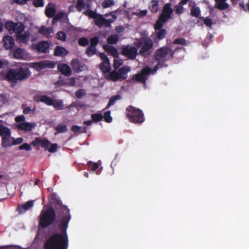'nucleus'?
Masks as SVG:
<instances>
[{"mask_svg":"<svg viewBox=\"0 0 249 249\" xmlns=\"http://www.w3.org/2000/svg\"><path fill=\"white\" fill-rule=\"evenodd\" d=\"M71 215L62 213L59 217L56 211L53 207L45 210H42L39 217V225L45 228L56 222L58 228L62 231L52 235L44 244V249H68L69 245L67 230Z\"/></svg>","mask_w":249,"mask_h":249,"instance_id":"obj_1","label":"nucleus"},{"mask_svg":"<svg viewBox=\"0 0 249 249\" xmlns=\"http://www.w3.org/2000/svg\"><path fill=\"white\" fill-rule=\"evenodd\" d=\"M141 35L142 36L134 44L137 48H140L139 54L142 56L147 57L151 53V50L154 46V42L148 36V33L147 31H143L141 33Z\"/></svg>","mask_w":249,"mask_h":249,"instance_id":"obj_2","label":"nucleus"},{"mask_svg":"<svg viewBox=\"0 0 249 249\" xmlns=\"http://www.w3.org/2000/svg\"><path fill=\"white\" fill-rule=\"evenodd\" d=\"M181 48L178 47L173 50L171 47L164 46L156 51L155 58L158 64L157 65V70L164 66V62L174 57V54L178 49Z\"/></svg>","mask_w":249,"mask_h":249,"instance_id":"obj_3","label":"nucleus"},{"mask_svg":"<svg viewBox=\"0 0 249 249\" xmlns=\"http://www.w3.org/2000/svg\"><path fill=\"white\" fill-rule=\"evenodd\" d=\"M34 101L36 102H42L47 106H52L56 110H62L64 108L63 101L60 99H53L47 95H35Z\"/></svg>","mask_w":249,"mask_h":249,"instance_id":"obj_4","label":"nucleus"},{"mask_svg":"<svg viewBox=\"0 0 249 249\" xmlns=\"http://www.w3.org/2000/svg\"><path fill=\"white\" fill-rule=\"evenodd\" d=\"M126 114L129 121L135 124H142L144 121L143 112L139 108L129 106L126 109Z\"/></svg>","mask_w":249,"mask_h":249,"instance_id":"obj_5","label":"nucleus"},{"mask_svg":"<svg viewBox=\"0 0 249 249\" xmlns=\"http://www.w3.org/2000/svg\"><path fill=\"white\" fill-rule=\"evenodd\" d=\"M50 201L53 205V209H55L58 213L59 217L61 216L62 213L68 215H71L70 210L67 206L63 204L61 200L59 199L56 194L54 193H52L50 195Z\"/></svg>","mask_w":249,"mask_h":249,"instance_id":"obj_6","label":"nucleus"},{"mask_svg":"<svg viewBox=\"0 0 249 249\" xmlns=\"http://www.w3.org/2000/svg\"><path fill=\"white\" fill-rule=\"evenodd\" d=\"M0 136L1 137V146L6 148L13 146V137H11L10 129L2 124L0 120Z\"/></svg>","mask_w":249,"mask_h":249,"instance_id":"obj_7","label":"nucleus"},{"mask_svg":"<svg viewBox=\"0 0 249 249\" xmlns=\"http://www.w3.org/2000/svg\"><path fill=\"white\" fill-rule=\"evenodd\" d=\"M137 47H134L127 45L122 47V54L126 56L129 59H134L136 57L138 53Z\"/></svg>","mask_w":249,"mask_h":249,"instance_id":"obj_8","label":"nucleus"},{"mask_svg":"<svg viewBox=\"0 0 249 249\" xmlns=\"http://www.w3.org/2000/svg\"><path fill=\"white\" fill-rule=\"evenodd\" d=\"M173 13V10L171 7L170 3H166L163 7L162 13L160 17L162 18L164 21H167L171 18V15Z\"/></svg>","mask_w":249,"mask_h":249,"instance_id":"obj_9","label":"nucleus"},{"mask_svg":"<svg viewBox=\"0 0 249 249\" xmlns=\"http://www.w3.org/2000/svg\"><path fill=\"white\" fill-rule=\"evenodd\" d=\"M113 21V20L111 19H106L102 15L99 14L95 19L94 22L99 27H101L104 25L105 27H109Z\"/></svg>","mask_w":249,"mask_h":249,"instance_id":"obj_10","label":"nucleus"},{"mask_svg":"<svg viewBox=\"0 0 249 249\" xmlns=\"http://www.w3.org/2000/svg\"><path fill=\"white\" fill-rule=\"evenodd\" d=\"M34 68L38 71H40L45 68H53L55 64L52 62H50L48 61H42L38 62L33 63Z\"/></svg>","mask_w":249,"mask_h":249,"instance_id":"obj_11","label":"nucleus"},{"mask_svg":"<svg viewBox=\"0 0 249 249\" xmlns=\"http://www.w3.org/2000/svg\"><path fill=\"white\" fill-rule=\"evenodd\" d=\"M3 45L6 50H11L15 45V40L11 36H7L3 37Z\"/></svg>","mask_w":249,"mask_h":249,"instance_id":"obj_12","label":"nucleus"},{"mask_svg":"<svg viewBox=\"0 0 249 249\" xmlns=\"http://www.w3.org/2000/svg\"><path fill=\"white\" fill-rule=\"evenodd\" d=\"M50 144L51 142L48 140H42L39 138H36L35 141L32 143V144L34 146H36L37 144L40 145L42 147L44 148L45 150L48 149Z\"/></svg>","mask_w":249,"mask_h":249,"instance_id":"obj_13","label":"nucleus"},{"mask_svg":"<svg viewBox=\"0 0 249 249\" xmlns=\"http://www.w3.org/2000/svg\"><path fill=\"white\" fill-rule=\"evenodd\" d=\"M49 46V44L47 41H42L37 43L36 49L40 53H47Z\"/></svg>","mask_w":249,"mask_h":249,"instance_id":"obj_14","label":"nucleus"},{"mask_svg":"<svg viewBox=\"0 0 249 249\" xmlns=\"http://www.w3.org/2000/svg\"><path fill=\"white\" fill-rule=\"evenodd\" d=\"M57 70L63 75L68 76L71 75V68L66 64H60L57 66Z\"/></svg>","mask_w":249,"mask_h":249,"instance_id":"obj_15","label":"nucleus"},{"mask_svg":"<svg viewBox=\"0 0 249 249\" xmlns=\"http://www.w3.org/2000/svg\"><path fill=\"white\" fill-rule=\"evenodd\" d=\"M34 205V201L33 200H29L25 204H19L18 206V210L19 213H23L33 207Z\"/></svg>","mask_w":249,"mask_h":249,"instance_id":"obj_16","label":"nucleus"},{"mask_svg":"<svg viewBox=\"0 0 249 249\" xmlns=\"http://www.w3.org/2000/svg\"><path fill=\"white\" fill-rule=\"evenodd\" d=\"M72 69L76 72L82 71L84 67V65L81 63L78 59H73L71 63Z\"/></svg>","mask_w":249,"mask_h":249,"instance_id":"obj_17","label":"nucleus"},{"mask_svg":"<svg viewBox=\"0 0 249 249\" xmlns=\"http://www.w3.org/2000/svg\"><path fill=\"white\" fill-rule=\"evenodd\" d=\"M167 34V32L165 29L155 31V33L153 34L155 36L154 37V41L156 42L163 39L166 37Z\"/></svg>","mask_w":249,"mask_h":249,"instance_id":"obj_18","label":"nucleus"},{"mask_svg":"<svg viewBox=\"0 0 249 249\" xmlns=\"http://www.w3.org/2000/svg\"><path fill=\"white\" fill-rule=\"evenodd\" d=\"M155 72V69L152 70L149 67L143 68L141 73L134 75L132 78H145L144 77L149 74H153Z\"/></svg>","mask_w":249,"mask_h":249,"instance_id":"obj_19","label":"nucleus"},{"mask_svg":"<svg viewBox=\"0 0 249 249\" xmlns=\"http://www.w3.org/2000/svg\"><path fill=\"white\" fill-rule=\"evenodd\" d=\"M30 36V33L29 31H26L23 34L21 33V34L17 36L16 38L17 40L19 42L27 43L29 41Z\"/></svg>","mask_w":249,"mask_h":249,"instance_id":"obj_20","label":"nucleus"},{"mask_svg":"<svg viewBox=\"0 0 249 249\" xmlns=\"http://www.w3.org/2000/svg\"><path fill=\"white\" fill-rule=\"evenodd\" d=\"M38 33L49 38L52 36L51 34L53 33V29L52 28H47L42 25L38 30Z\"/></svg>","mask_w":249,"mask_h":249,"instance_id":"obj_21","label":"nucleus"},{"mask_svg":"<svg viewBox=\"0 0 249 249\" xmlns=\"http://www.w3.org/2000/svg\"><path fill=\"white\" fill-rule=\"evenodd\" d=\"M35 126V124H31L30 123H20L17 125V127L19 130L27 131H31Z\"/></svg>","mask_w":249,"mask_h":249,"instance_id":"obj_22","label":"nucleus"},{"mask_svg":"<svg viewBox=\"0 0 249 249\" xmlns=\"http://www.w3.org/2000/svg\"><path fill=\"white\" fill-rule=\"evenodd\" d=\"M18 78H27L30 76V72L28 68L20 67L17 69Z\"/></svg>","mask_w":249,"mask_h":249,"instance_id":"obj_23","label":"nucleus"},{"mask_svg":"<svg viewBox=\"0 0 249 249\" xmlns=\"http://www.w3.org/2000/svg\"><path fill=\"white\" fill-rule=\"evenodd\" d=\"M215 2V8L219 10H224L229 8V5L226 2L227 0H214Z\"/></svg>","mask_w":249,"mask_h":249,"instance_id":"obj_24","label":"nucleus"},{"mask_svg":"<svg viewBox=\"0 0 249 249\" xmlns=\"http://www.w3.org/2000/svg\"><path fill=\"white\" fill-rule=\"evenodd\" d=\"M68 53V51L64 47L57 46L55 47L54 55L55 56H64Z\"/></svg>","mask_w":249,"mask_h":249,"instance_id":"obj_25","label":"nucleus"},{"mask_svg":"<svg viewBox=\"0 0 249 249\" xmlns=\"http://www.w3.org/2000/svg\"><path fill=\"white\" fill-rule=\"evenodd\" d=\"M24 49L17 48L14 50L13 52L14 58L17 59H22L24 58Z\"/></svg>","mask_w":249,"mask_h":249,"instance_id":"obj_26","label":"nucleus"},{"mask_svg":"<svg viewBox=\"0 0 249 249\" xmlns=\"http://www.w3.org/2000/svg\"><path fill=\"white\" fill-rule=\"evenodd\" d=\"M148 9L153 13H157L159 10L158 1L152 0L149 3Z\"/></svg>","mask_w":249,"mask_h":249,"instance_id":"obj_27","label":"nucleus"},{"mask_svg":"<svg viewBox=\"0 0 249 249\" xmlns=\"http://www.w3.org/2000/svg\"><path fill=\"white\" fill-rule=\"evenodd\" d=\"M104 49L107 53H110L114 57H118V53L117 49L112 46L104 45Z\"/></svg>","mask_w":249,"mask_h":249,"instance_id":"obj_28","label":"nucleus"},{"mask_svg":"<svg viewBox=\"0 0 249 249\" xmlns=\"http://www.w3.org/2000/svg\"><path fill=\"white\" fill-rule=\"evenodd\" d=\"M130 68L127 66H124L118 70L119 76L122 78H126L127 74L130 71Z\"/></svg>","mask_w":249,"mask_h":249,"instance_id":"obj_29","label":"nucleus"},{"mask_svg":"<svg viewBox=\"0 0 249 249\" xmlns=\"http://www.w3.org/2000/svg\"><path fill=\"white\" fill-rule=\"evenodd\" d=\"M24 29V24L21 22H18L16 23L15 29H14V32L16 33L17 36L22 33Z\"/></svg>","mask_w":249,"mask_h":249,"instance_id":"obj_30","label":"nucleus"},{"mask_svg":"<svg viewBox=\"0 0 249 249\" xmlns=\"http://www.w3.org/2000/svg\"><path fill=\"white\" fill-rule=\"evenodd\" d=\"M56 132L54 133V135H57L60 133H65L68 131V128L65 124H59L56 125L54 128Z\"/></svg>","mask_w":249,"mask_h":249,"instance_id":"obj_31","label":"nucleus"},{"mask_svg":"<svg viewBox=\"0 0 249 249\" xmlns=\"http://www.w3.org/2000/svg\"><path fill=\"white\" fill-rule=\"evenodd\" d=\"M201 11L199 7L196 5L192 6L190 9V14L192 17L199 18Z\"/></svg>","mask_w":249,"mask_h":249,"instance_id":"obj_32","label":"nucleus"},{"mask_svg":"<svg viewBox=\"0 0 249 249\" xmlns=\"http://www.w3.org/2000/svg\"><path fill=\"white\" fill-rule=\"evenodd\" d=\"M56 12V10L54 7H49L47 6L45 9V15L46 16L50 18H53L54 17Z\"/></svg>","mask_w":249,"mask_h":249,"instance_id":"obj_33","label":"nucleus"},{"mask_svg":"<svg viewBox=\"0 0 249 249\" xmlns=\"http://www.w3.org/2000/svg\"><path fill=\"white\" fill-rule=\"evenodd\" d=\"M167 21H163L162 20V18L159 17V18L156 21L155 24H154V29L155 31L159 30L160 29H162L163 24L165 22H166Z\"/></svg>","mask_w":249,"mask_h":249,"instance_id":"obj_34","label":"nucleus"},{"mask_svg":"<svg viewBox=\"0 0 249 249\" xmlns=\"http://www.w3.org/2000/svg\"><path fill=\"white\" fill-rule=\"evenodd\" d=\"M88 7H89V6L84 2L83 0H77V4L75 6L76 9L79 12H81L84 8Z\"/></svg>","mask_w":249,"mask_h":249,"instance_id":"obj_35","label":"nucleus"},{"mask_svg":"<svg viewBox=\"0 0 249 249\" xmlns=\"http://www.w3.org/2000/svg\"><path fill=\"white\" fill-rule=\"evenodd\" d=\"M100 69L104 73L108 72L110 70L109 62H102L100 65Z\"/></svg>","mask_w":249,"mask_h":249,"instance_id":"obj_36","label":"nucleus"},{"mask_svg":"<svg viewBox=\"0 0 249 249\" xmlns=\"http://www.w3.org/2000/svg\"><path fill=\"white\" fill-rule=\"evenodd\" d=\"M119 40V38L117 35H112L107 38V42L110 44H115Z\"/></svg>","mask_w":249,"mask_h":249,"instance_id":"obj_37","label":"nucleus"},{"mask_svg":"<svg viewBox=\"0 0 249 249\" xmlns=\"http://www.w3.org/2000/svg\"><path fill=\"white\" fill-rule=\"evenodd\" d=\"M120 99L121 96L119 95H116L112 96L109 100L107 106L105 107V109L108 108L110 106L113 105L115 104L116 100H119Z\"/></svg>","mask_w":249,"mask_h":249,"instance_id":"obj_38","label":"nucleus"},{"mask_svg":"<svg viewBox=\"0 0 249 249\" xmlns=\"http://www.w3.org/2000/svg\"><path fill=\"white\" fill-rule=\"evenodd\" d=\"M91 118L93 123H97L103 120V116L101 113H94L91 115Z\"/></svg>","mask_w":249,"mask_h":249,"instance_id":"obj_39","label":"nucleus"},{"mask_svg":"<svg viewBox=\"0 0 249 249\" xmlns=\"http://www.w3.org/2000/svg\"><path fill=\"white\" fill-rule=\"evenodd\" d=\"M83 14L86 16H89V18H92L94 19L99 15V14L97 13L95 11L90 9L88 10L86 12H83Z\"/></svg>","mask_w":249,"mask_h":249,"instance_id":"obj_40","label":"nucleus"},{"mask_svg":"<svg viewBox=\"0 0 249 249\" xmlns=\"http://www.w3.org/2000/svg\"><path fill=\"white\" fill-rule=\"evenodd\" d=\"M5 78H18L17 70L10 69Z\"/></svg>","mask_w":249,"mask_h":249,"instance_id":"obj_41","label":"nucleus"},{"mask_svg":"<svg viewBox=\"0 0 249 249\" xmlns=\"http://www.w3.org/2000/svg\"><path fill=\"white\" fill-rule=\"evenodd\" d=\"M96 47L90 46L87 49L86 53L89 56H91L96 53Z\"/></svg>","mask_w":249,"mask_h":249,"instance_id":"obj_42","label":"nucleus"},{"mask_svg":"<svg viewBox=\"0 0 249 249\" xmlns=\"http://www.w3.org/2000/svg\"><path fill=\"white\" fill-rule=\"evenodd\" d=\"M56 37L60 40L64 41L66 40L67 35L64 32L59 31L56 34Z\"/></svg>","mask_w":249,"mask_h":249,"instance_id":"obj_43","label":"nucleus"},{"mask_svg":"<svg viewBox=\"0 0 249 249\" xmlns=\"http://www.w3.org/2000/svg\"><path fill=\"white\" fill-rule=\"evenodd\" d=\"M110 111H107L104 114L103 118L107 123H109L112 122V118L110 116Z\"/></svg>","mask_w":249,"mask_h":249,"instance_id":"obj_44","label":"nucleus"},{"mask_svg":"<svg viewBox=\"0 0 249 249\" xmlns=\"http://www.w3.org/2000/svg\"><path fill=\"white\" fill-rule=\"evenodd\" d=\"M5 26L9 31L14 32V29H15L16 23L12 21H9L6 23Z\"/></svg>","mask_w":249,"mask_h":249,"instance_id":"obj_45","label":"nucleus"},{"mask_svg":"<svg viewBox=\"0 0 249 249\" xmlns=\"http://www.w3.org/2000/svg\"><path fill=\"white\" fill-rule=\"evenodd\" d=\"M114 5V1L113 0H105L102 3V7L104 8H108Z\"/></svg>","mask_w":249,"mask_h":249,"instance_id":"obj_46","label":"nucleus"},{"mask_svg":"<svg viewBox=\"0 0 249 249\" xmlns=\"http://www.w3.org/2000/svg\"><path fill=\"white\" fill-rule=\"evenodd\" d=\"M78 43L80 46H85L89 44V41L87 38L83 37L78 39Z\"/></svg>","mask_w":249,"mask_h":249,"instance_id":"obj_47","label":"nucleus"},{"mask_svg":"<svg viewBox=\"0 0 249 249\" xmlns=\"http://www.w3.org/2000/svg\"><path fill=\"white\" fill-rule=\"evenodd\" d=\"M99 38L97 36H95L90 39V46L96 47L99 43Z\"/></svg>","mask_w":249,"mask_h":249,"instance_id":"obj_48","label":"nucleus"},{"mask_svg":"<svg viewBox=\"0 0 249 249\" xmlns=\"http://www.w3.org/2000/svg\"><path fill=\"white\" fill-rule=\"evenodd\" d=\"M50 147L48 148V150L51 153H54L57 150L58 145L57 143H51Z\"/></svg>","mask_w":249,"mask_h":249,"instance_id":"obj_49","label":"nucleus"},{"mask_svg":"<svg viewBox=\"0 0 249 249\" xmlns=\"http://www.w3.org/2000/svg\"><path fill=\"white\" fill-rule=\"evenodd\" d=\"M182 5L179 3L178 5L174 7V10L177 14H181L183 13V8Z\"/></svg>","mask_w":249,"mask_h":249,"instance_id":"obj_50","label":"nucleus"},{"mask_svg":"<svg viewBox=\"0 0 249 249\" xmlns=\"http://www.w3.org/2000/svg\"><path fill=\"white\" fill-rule=\"evenodd\" d=\"M9 84H11L12 87L14 88L17 84L18 81H22L24 79H5Z\"/></svg>","mask_w":249,"mask_h":249,"instance_id":"obj_51","label":"nucleus"},{"mask_svg":"<svg viewBox=\"0 0 249 249\" xmlns=\"http://www.w3.org/2000/svg\"><path fill=\"white\" fill-rule=\"evenodd\" d=\"M89 168H90V170L92 171H95L99 168V164L97 162L92 163L91 161H89L88 163Z\"/></svg>","mask_w":249,"mask_h":249,"instance_id":"obj_52","label":"nucleus"},{"mask_svg":"<svg viewBox=\"0 0 249 249\" xmlns=\"http://www.w3.org/2000/svg\"><path fill=\"white\" fill-rule=\"evenodd\" d=\"M19 150H25L26 151H31L32 147L30 144L27 143H24L18 147Z\"/></svg>","mask_w":249,"mask_h":249,"instance_id":"obj_53","label":"nucleus"},{"mask_svg":"<svg viewBox=\"0 0 249 249\" xmlns=\"http://www.w3.org/2000/svg\"><path fill=\"white\" fill-rule=\"evenodd\" d=\"M44 5L43 0H34L33 5L36 7H43Z\"/></svg>","mask_w":249,"mask_h":249,"instance_id":"obj_54","label":"nucleus"},{"mask_svg":"<svg viewBox=\"0 0 249 249\" xmlns=\"http://www.w3.org/2000/svg\"><path fill=\"white\" fill-rule=\"evenodd\" d=\"M173 43L184 45L186 44V40L183 38H177L173 41Z\"/></svg>","mask_w":249,"mask_h":249,"instance_id":"obj_55","label":"nucleus"},{"mask_svg":"<svg viewBox=\"0 0 249 249\" xmlns=\"http://www.w3.org/2000/svg\"><path fill=\"white\" fill-rule=\"evenodd\" d=\"M201 19L202 18H200ZM203 18V23L204 24H205L207 27H210L212 25L213 22L212 20L209 18Z\"/></svg>","mask_w":249,"mask_h":249,"instance_id":"obj_56","label":"nucleus"},{"mask_svg":"<svg viewBox=\"0 0 249 249\" xmlns=\"http://www.w3.org/2000/svg\"><path fill=\"white\" fill-rule=\"evenodd\" d=\"M123 64L121 60L115 59L113 62V68L116 70H117Z\"/></svg>","mask_w":249,"mask_h":249,"instance_id":"obj_57","label":"nucleus"},{"mask_svg":"<svg viewBox=\"0 0 249 249\" xmlns=\"http://www.w3.org/2000/svg\"><path fill=\"white\" fill-rule=\"evenodd\" d=\"M23 142V139L22 138H18L15 139L13 137V145H16L21 143Z\"/></svg>","mask_w":249,"mask_h":249,"instance_id":"obj_58","label":"nucleus"},{"mask_svg":"<svg viewBox=\"0 0 249 249\" xmlns=\"http://www.w3.org/2000/svg\"><path fill=\"white\" fill-rule=\"evenodd\" d=\"M85 94L83 89H80L75 92V96L77 98L80 99Z\"/></svg>","mask_w":249,"mask_h":249,"instance_id":"obj_59","label":"nucleus"},{"mask_svg":"<svg viewBox=\"0 0 249 249\" xmlns=\"http://www.w3.org/2000/svg\"><path fill=\"white\" fill-rule=\"evenodd\" d=\"M81 129V127H80L78 125H72L71 127V131L74 133L79 132L80 133V129Z\"/></svg>","mask_w":249,"mask_h":249,"instance_id":"obj_60","label":"nucleus"},{"mask_svg":"<svg viewBox=\"0 0 249 249\" xmlns=\"http://www.w3.org/2000/svg\"><path fill=\"white\" fill-rule=\"evenodd\" d=\"M146 79H131V80H132L134 83H142L144 86L145 85Z\"/></svg>","mask_w":249,"mask_h":249,"instance_id":"obj_61","label":"nucleus"},{"mask_svg":"<svg viewBox=\"0 0 249 249\" xmlns=\"http://www.w3.org/2000/svg\"><path fill=\"white\" fill-rule=\"evenodd\" d=\"M108 78H121L119 76L118 71H113L110 73V76Z\"/></svg>","mask_w":249,"mask_h":249,"instance_id":"obj_62","label":"nucleus"},{"mask_svg":"<svg viewBox=\"0 0 249 249\" xmlns=\"http://www.w3.org/2000/svg\"><path fill=\"white\" fill-rule=\"evenodd\" d=\"M25 120V117L23 115L18 116L15 118V121L17 123L22 122L24 121Z\"/></svg>","mask_w":249,"mask_h":249,"instance_id":"obj_63","label":"nucleus"},{"mask_svg":"<svg viewBox=\"0 0 249 249\" xmlns=\"http://www.w3.org/2000/svg\"><path fill=\"white\" fill-rule=\"evenodd\" d=\"M147 13V10H143L140 11L139 12L136 14V15L140 17H143V16H145Z\"/></svg>","mask_w":249,"mask_h":249,"instance_id":"obj_64","label":"nucleus"}]
</instances>
